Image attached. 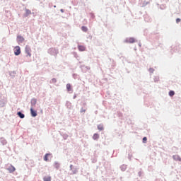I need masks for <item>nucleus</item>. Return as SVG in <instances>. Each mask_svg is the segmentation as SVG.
I'll return each mask as SVG.
<instances>
[{
	"label": "nucleus",
	"mask_w": 181,
	"mask_h": 181,
	"mask_svg": "<svg viewBox=\"0 0 181 181\" xmlns=\"http://www.w3.org/2000/svg\"><path fill=\"white\" fill-rule=\"evenodd\" d=\"M14 54H15L16 56L20 55V54H21V49H20L19 46H16L14 48Z\"/></svg>",
	"instance_id": "2"
},
{
	"label": "nucleus",
	"mask_w": 181,
	"mask_h": 181,
	"mask_svg": "<svg viewBox=\"0 0 181 181\" xmlns=\"http://www.w3.org/2000/svg\"><path fill=\"white\" fill-rule=\"evenodd\" d=\"M147 141V139H146V137H144L143 138V142H144V144H146V141Z\"/></svg>",
	"instance_id": "18"
},
{
	"label": "nucleus",
	"mask_w": 181,
	"mask_h": 181,
	"mask_svg": "<svg viewBox=\"0 0 181 181\" xmlns=\"http://www.w3.org/2000/svg\"><path fill=\"white\" fill-rule=\"evenodd\" d=\"M8 170L10 171V173H13L16 170V168H14V166L11 165L8 168Z\"/></svg>",
	"instance_id": "9"
},
{
	"label": "nucleus",
	"mask_w": 181,
	"mask_h": 181,
	"mask_svg": "<svg viewBox=\"0 0 181 181\" xmlns=\"http://www.w3.org/2000/svg\"><path fill=\"white\" fill-rule=\"evenodd\" d=\"M18 115L20 117V118L23 119L25 118V115L22 114V112H18Z\"/></svg>",
	"instance_id": "11"
},
{
	"label": "nucleus",
	"mask_w": 181,
	"mask_h": 181,
	"mask_svg": "<svg viewBox=\"0 0 181 181\" xmlns=\"http://www.w3.org/2000/svg\"><path fill=\"white\" fill-rule=\"evenodd\" d=\"M173 158H174V160H176V161H180V162H181V158H180V157L179 156H173Z\"/></svg>",
	"instance_id": "7"
},
{
	"label": "nucleus",
	"mask_w": 181,
	"mask_h": 181,
	"mask_svg": "<svg viewBox=\"0 0 181 181\" xmlns=\"http://www.w3.org/2000/svg\"><path fill=\"white\" fill-rule=\"evenodd\" d=\"M18 39L21 42H23L25 40V38H23V37H18Z\"/></svg>",
	"instance_id": "16"
},
{
	"label": "nucleus",
	"mask_w": 181,
	"mask_h": 181,
	"mask_svg": "<svg viewBox=\"0 0 181 181\" xmlns=\"http://www.w3.org/2000/svg\"><path fill=\"white\" fill-rule=\"evenodd\" d=\"M44 181H52L51 176H45V177H44Z\"/></svg>",
	"instance_id": "8"
},
{
	"label": "nucleus",
	"mask_w": 181,
	"mask_h": 181,
	"mask_svg": "<svg viewBox=\"0 0 181 181\" xmlns=\"http://www.w3.org/2000/svg\"><path fill=\"white\" fill-rule=\"evenodd\" d=\"M98 130H100V131H103V125L99 124V125L98 126Z\"/></svg>",
	"instance_id": "15"
},
{
	"label": "nucleus",
	"mask_w": 181,
	"mask_h": 181,
	"mask_svg": "<svg viewBox=\"0 0 181 181\" xmlns=\"http://www.w3.org/2000/svg\"><path fill=\"white\" fill-rule=\"evenodd\" d=\"M81 30L86 33L88 30V29L87 28V27L83 26L81 27Z\"/></svg>",
	"instance_id": "13"
},
{
	"label": "nucleus",
	"mask_w": 181,
	"mask_h": 181,
	"mask_svg": "<svg viewBox=\"0 0 181 181\" xmlns=\"http://www.w3.org/2000/svg\"><path fill=\"white\" fill-rule=\"evenodd\" d=\"M126 42H127V43H134L135 42V39L134 38H127V40H126Z\"/></svg>",
	"instance_id": "5"
},
{
	"label": "nucleus",
	"mask_w": 181,
	"mask_h": 181,
	"mask_svg": "<svg viewBox=\"0 0 181 181\" xmlns=\"http://www.w3.org/2000/svg\"><path fill=\"white\" fill-rule=\"evenodd\" d=\"M31 48L29 46L25 47V53L28 54L29 57H31L32 54H31Z\"/></svg>",
	"instance_id": "1"
},
{
	"label": "nucleus",
	"mask_w": 181,
	"mask_h": 181,
	"mask_svg": "<svg viewBox=\"0 0 181 181\" xmlns=\"http://www.w3.org/2000/svg\"><path fill=\"white\" fill-rule=\"evenodd\" d=\"M169 95L170 97H173L175 95L174 90H170Z\"/></svg>",
	"instance_id": "14"
},
{
	"label": "nucleus",
	"mask_w": 181,
	"mask_h": 181,
	"mask_svg": "<svg viewBox=\"0 0 181 181\" xmlns=\"http://www.w3.org/2000/svg\"><path fill=\"white\" fill-rule=\"evenodd\" d=\"M93 139L95 141L96 139H99V134H94Z\"/></svg>",
	"instance_id": "12"
},
{
	"label": "nucleus",
	"mask_w": 181,
	"mask_h": 181,
	"mask_svg": "<svg viewBox=\"0 0 181 181\" xmlns=\"http://www.w3.org/2000/svg\"><path fill=\"white\" fill-rule=\"evenodd\" d=\"M180 21H181V20H180V18H177V20H176L177 23H180Z\"/></svg>",
	"instance_id": "19"
},
{
	"label": "nucleus",
	"mask_w": 181,
	"mask_h": 181,
	"mask_svg": "<svg viewBox=\"0 0 181 181\" xmlns=\"http://www.w3.org/2000/svg\"><path fill=\"white\" fill-rule=\"evenodd\" d=\"M78 49L80 52H84L86 50V47L83 45H78Z\"/></svg>",
	"instance_id": "4"
},
{
	"label": "nucleus",
	"mask_w": 181,
	"mask_h": 181,
	"mask_svg": "<svg viewBox=\"0 0 181 181\" xmlns=\"http://www.w3.org/2000/svg\"><path fill=\"white\" fill-rule=\"evenodd\" d=\"M51 156V154L47 153V154L45 155V156H44V160H45L46 162H47V161L49 160L48 156Z\"/></svg>",
	"instance_id": "10"
},
{
	"label": "nucleus",
	"mask_w": 181,
	"mask_h": 181,
	"mask_svg": "<svg viewBox=\"0 0 181 181\" xmlns=\"http://www.w3.org/2000/svg\"><path fill=\"white\" fill-rule=\"evenodd\" d=\"M30 113L32 117H37V112L33 110V108H30Z\"/></svg>",
	"instance_id": "3"
},
{
	"label": "nucleus",
	"mask_w": 181,
	"mask_h": 181,
	"mask_svg": "<svg viewBox=\"0 0 181 181\" xmlns=\"http://www.w3.org/2000/svg\"><path fill=\"white\" fill-rule=\"evenodd\" d=\"M66 89L68 92H71L72 90L71 89V85L70 83L66 84Z\"/></svg>",
	"instance_id": "6"
},
{
	"label": "nucleus",
	"mask_w": 181,
	"mask_h": 181,
	"mask_svg": "<svg viewBox=\"0 0 181 181\" xmlns=\"http://www.w3.org/2000/svg\"><path fill=\"white\" fill-rule=\"evenodd\" d=\"M52 82L53 83H56L57 82V79H55V78L52 79Z\"/></svg>",
	"instance_id": "20"
},
{
	"label": "nucleus",
	"mask_w": 181,
	"mask_h": 181,
	"mask_svg": "<svg viewBox=\"0 0 181 181\" xmlns=\"http://www.w3.org/2000/svg\"><path fill=\"white\" fill-rule=\"evenodd\" d=\"M31 13H32V12L30 10H29V9L26 10V15H31Z\"/></svg>",
	"instance_id": "17"
},
{
	"label": "nucleus",
	"mask_w": 181,
	"mask_h": 181,
	"mask_svg": "<svg viewBox=\"0 0 181 181\" xmlns=\"http://www.w3.org/2000/svg\"><path fill=\"white\" fill-rule=\"evenodd\" d=\"M86 112V110H85L81 109V112Z\"/></svg>",
	"instance_id": "21"
}]
</instances>
